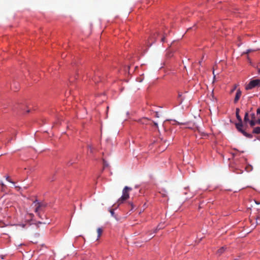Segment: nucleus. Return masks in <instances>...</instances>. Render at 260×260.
Returning <instances> with one entry per match:
<instances>
[{
    "label": "nucleus",
    "instance_id": "obj_1",
    "mask_svg": "<svg viewBox=\"0 0 260 260\" xmlns=\"http://www.w3.org/2000/svg\"><path fill=\"white\" fill-rule=\"evenodd\" d=\"M236 115L238 120V123L235 124L236 128L238 129L239 132H241L245 137L249 138H251L252 137V135L251 134L247 133L244 130L242 129L243 125L242 124V118L239 115V114L236 113Z\"/></svg>",
    "mask_w": 260,
    "mask_h": 260
},
{
    "label": "nucleus",
    "instance_id": "obj_2",
    "mask_svg": "<svg viewBox=\"0 0 260 260\" xmlns=\"http://www.w3.org/2000/svg\"><path fill=\"white\" fill-rule=\"evenodd\" d=\"M132 190V188L129 187H124L122 190V195L117 201V204L118 205L123 203L124 201H125V200L129 198V192Z\"/></svg>",
    "mask_w": 260,
    "mask_h": 260
},
{
    "label": "nucleus",
    "instance_id": "obj_3",
    "mask_svg": "<svg viewBox=\"0 0 260 260\" xmlns=\"http://www.w3.org/2000/svg\"><path fill=\"white\" fill-rule=\"evenodd\" d=\"M31 206L34 207V211L39 214V211H42L47 206V204L43 202H39L38 200H36L33 202Z\"/></svg>",
    "mask_w": 260,
    "mask_h": 260
},
{
    "label": "nucleus",
    "instance_id": "obj_4",
    "mask_svg": "<svg viewBox=\"0 0 260 260\" xmlns=\"http://www.w3.org/2000/svg\"><path fill=\"white\" fill-rule=\"evenodd\" d=\"M257 86H260V79L251 80L248 84L245 86L246 90H250Z\"/></svg>",
    "mask_w": 260,
    "mask_h": 260
},
{
    "label": "nucleus",
    "instance_id": "obj_5",
    "mask_svg": "<svg viewBox=\"0 0 260 260\" xmlns=\"http://www.w3.org/2000/svg\"><path fill=\"white\" fill-rule=\"evenodd\" d=\"M242 92L240 89H238L237 91L236 96L234 99V103H236L239 100L240 96H241Z\"/></svg>",
    "mask_w": 260,
    "mask_h": 260
},
{
    "label": "nucleus",
    "instance_id": "obj_6",
    "mask_svg": "<svg viewBox=\"0 0 260 260\" xmlns=\"http://www.w3.org/2000/svg\"><path fill=\"white\" fill-rule=\"evenodd\" d=\"M227 249V247H222L221 248H220L217 251V254L218 255H220L221 254H222L225 251V250Z\"/></svg>",
    "mask_w": 260,
    "mask_h": 260
},
{
    "label": "nucleus",
    "instance_id": "obj_7",
    "mask_svg": "<svg viewBox=\"0 0 260 260\" xmlns=\"http://www.w3.org/2000/svg\"><path fill=\"white\" fill-rule=\"evenodd\" d=\"M244 121L245 122H249L250 120L249 119V115L248 113L246 112L245 114L244 118Z\"/></svg>",
    "mask_w": 260,
    "mask_h": 260
},
{
    "label": "nucleus",
    "instance_id": "obj_8",
    "mask_svg": "<svg viewBox=\"0 0 260 260\" xmlns=\"http://www.w3.org/2000/svg\"><path fill=\"white\" fill-rule=\"evenodd\" d=\"M150 120L147 118H144L143 119H142L141 120V122L142 123V124H148V121H149Z\"/></svg>",
    "mask_w": 260,
    "mask_h": 260
},
{
    "label": "nucleus",
    "instance_id": "obj_9",
    "mask_svg": "<svg viewBox=\"0 0 260 260\" xmlns=\"http://www.w3.org/2000/svg\"><path fill=\"white\" fill-rule=\"evenodd\" d=\"M253 133L256 134H260V127H255L253 130Z\"/></svg>",
    "mask_w": 260,
    "mask_h": 260
},
{
    "label": "nucleus",
    "instance_id": "obj_10",
    "mask_svg": "<svg viewBox=\"0 0 260 260\" xmlns=\"http://www.w3.org/2000/svg\"><path fill=\"white\" fill-rule=\"evenodd\" d=\"M97 233H98V238H99L101 237V235H102V234L103 233L102 229L100 228H98L97 229Z\"/></svg>",
    "mask_w": 260,
    "mask_h": 260
},
{
    "label": "nucleus",
    "instance_id": "obj_11",
    "mask_svg": "<svg viewBox=\"0 0 260 260\" xmlns=\"http://www.w3.org/2000/svg\"><path fill=\"white\" fill-rule=\"evenodd\" d=\"M252 167L251 165H248L246 167L245 170L247 172H250L252 170Z\"/></svg>",
    "mask_w": 260,
    "mask_h": 260
},
{
    "label": "nucleus",
    "instance_id": "obj_12",
    "mask_svg": "<svg viewBox=\"0 0 260 260\" xmlns=\"http://www.w3.org/2000/svg\"><path fill=\"white\" fill-rule=\"evenodd\" d=\"M249 122L250 125L251 127L254 126L256 124V122L254 121V119H251Z\"/></svg>",
    "mask_w": 260,
    "mask_h": 260
},
{
    "label": "nucleus",
    "instance_id": "obj_13",
    "mask_svg": "<svg viewBox=\"0 0 260 260\" xmlns=\"http://www.w3.org/2000/svg\"><path fill=\"white\" fill-rule=\"evenodd\" d=\"M103 166L104 168L107 167L108 166V163L104 159H103Z\"/></svg>",
    "mask_w": 260,
    "mask_h": 260
},
{
    "label": "nucleus",
    "instance_id": "obj_14",
    "mask_svg": "<svg viewBox=\"0 0 260 260\" xmlns=\"http://www.w3.org/2000/svg\"><path fill=\"white\" fill-rule=\"evenodd\" d=\"M6 180H7L8 181H9V182H11V183H12L13 184H14V182H13V181H12L11 180V179H10V178H9V176H7V177H6Z\"/></svg>",
    "mask_w": 260,
    "mask_h": 260
},
{
    "label": "nucleus",
    "instance_id": "obj_15",
    "mask_svg": "<svg viewBox=\"0 0 260 260\" xmlns=\"http://www.w3.org/2000/svg\"><path fill=\"white\" fill-rule=\"evenodd\" d=\"M88 149L89 150L91 153L93 152V148L91 146H89Z\"/></svg>",
    "mask_w": 260,
    "mask_h": 260
},
{
    "label": "nucleus",
    "instance_id": "obj_16",
    "mask_svg": "<svg viewBox=\"0 0 260 260\" xmlns=\"http://www.w3.org/2000/svg\"><path fill=\"white\" fill-rule=\"evenodd\" d=\"M1 184L2 187V189H4L5 187H6V186L4 184V183L2 182Z\"/></svg>",
    "mask_w": 260,
    "mask_h": 260
},
{
    "label": "nucleus",
    "instance_id": "obj_17",
    "mask_svg": "<svg viewBox=\"0 0 260 260\" xmlns=\"http://www.w3.org/2000/svg\"><path fill=\"white\" fill-rule=\"evenodd\" d=\"M253 51V50H251V49H248V50H247L246 51V52L245 53H246V54H248L249 53H250V52H252V51Z\"/></svg>",
    "mask_w": 260,
    "mask_h": 260
},
{
    "label": "nucleus",
    "instance_id": "obj_18",
    "mask_svg": "<svg viewBox=\"0 0 260 260\" xmlns=\"http://www.w3.org/2000/svg\"><path fill=\"white\" fill-rule=\"evenodd\" d=\"M161 228H162V227L161 226H160V225H158V226H157V229H156L155 230L154 232H156V230H157V229H161Z\"/></svg>",
    "mask_w": 260,
    "mask_h": 260
},
{
    "label": "nucleus",
    "instance_id": "obj_19",
    "mask_svg": "<svg viewBox=\"0 0 260 260\" xmlns=\"http://www.w3.org/2000/svg\"><path fill=\"white\" fill-rule=\"evenodd\" d=\"M251 116L252 119H254L255 118V114L254 113L252 114Z\"/></svg>",
    "mask_w": 260,
    "mask_h": 260
},
{
    "label": "nucleus",
    "instance_id": "obj_20",
    "mask_svg": "<svg viewBox=\"0 0 260 260\" xmlns=\"http://www.w3.org/2000/svg\"><path fill=\"white\" fill-rule=\"evenodd\" d=\"M257 114H260V108H258L256 111Z\"/></svg>",
    "mask_w": 260,
    "mask_h": 260
},
{
    "label": "nucleus",
    "instance_id": "obj_21",
    "mask_svg": "<svg viewBox=\"0 0 260 260\" xmlns=\"http://www.w3.org/2000/svg\"><path fill=\"white\" fill-rule=\"evenodd\" d=\"M155 116L157 118L159 117L158 112H155Z\"/></svg>",
    "mask_w": 260,
    "mask_h": 260
},
{
    "label": "nucleus",
    "instance_id": "obj_22",
    "mask_svg": "<svg viewBox=\"0 0 260 260\" xmlns=\"http://www.w3.org/2000/svg\"><path fill=\"white\" fill-rule=\"evenodd\" d=\"M153 123L154 124V125L156 127H158V124L156 122H154V121H153Z\"/></svg>",
    "mask_w": 260,
    "mask_h": 260
},
{
    "label": "nucleus",
    "instance_id": "obj_23",
    "mask_svg": "<svg viewBox=\"0 0 260 260\" xmlns=\"http://www.w3.org/2000/svg\"><path fill=\"white\" fill-rule=\"evenodd\" d=\"M165 36H164V37H162V38H161V42H165Z\"/></svg>",
    "mask_w": 260,
    "mask_h": 260
},
{
    "label": "nucleus",
    "instance_id": "obj_24",
    "mask_svg": "<svg viewBox=\"0 0 260 260\" xmlns=\"http://www.w3.org/2000/svg\"><path fill=\"white\" fill-rule=\"evenodd\" d=\"M239 112H240V109L239 108H237L236 109V113L239 114Z\"/></svg>",
    "mask_w": 260,
    "mask_h": 260
},
{
    "label": "nucleus",
    "instance_id": "obj_25",
    "mask_svg": "<svg viewBox=\"0 0 260 260\" xmlns=\"http://www.w3.org/2000/svg\"><path fill=\"white\" fill-rule=\"evenodd\" d=\"M130 205H131V206L132 207L131 210H133L134 209V205H133V204L132 203H131Z\"/></svg>",
    "mask_w": 260,
    "mask_h": 260
},
{
    "label": "nucleus",
    "instance_id": "obj_26",
    "mask_svg": "<svg viewBox=\"0 0 260 260\" xmlns=\"http://www.w3.org/2000/svg\"><path fill=\"white\" fill-rule=\"evenodd\" d=\"M181 96H182V94H181L180 93H178V98H181Z\"/></svg>",
    "mask_w": 260,
    "mask_h": 260
},
{
    "label": "nucleus",
    "instance_id": "obj_27",
    "mask_svg": "<svg viewBox=\"0 0 260 260\" xmlns=\"http://www.w3.org/2000/svg\"><path fill=\"white\" fill-rule=\"evenodd\" d=\"M15 188L18 190L20 188L19 186H16Z\"/></svg>",
    "mask_w": 260,
    "mask_h": 260
},
{
    "label": "nucleus",
    "instance_id": "obj_28",
    "mask_svg": "<svg viewBox=\"0 0 260 260\" xmlns=\"http://www.w3.org/2000/svg\"><path fill=\"white\" fill-rule=\"evenodd\" d=\"M257 123H258L259 124H260V119H259L257 120Z\"/></svg>",
    "mask_w": 260,
    "mask_h": 260
},
{
    "label": "nucleus",
    "instance_id": "obj_29",
    "mask_svg": "<svg viewBox=\"0 0 260 260\" xmlns=\"http://www.w3.org/2000/svg\"><path fill=\"white\" fill-rule=\"evenodd\" d=\"M178 124L180 125V124H184V123H180V122H177Z\"/></svg>",
    "mask_w": 260,
    "mask_h": 260
},
{
    "label": "nucleus",
    "instance_id": "obj_30",
    "mask_svg": "<svg viewBox=\"0 0 260 260\" xmlns=\"http://www.w3.org/2000/svg\"><path fill=\"white\" fill-rule=\"evenodd\" d=\"M111 213L113 215L114 214V211H111Z\"/></svg>",
    "mask_w": 260,
    "mask_h": 260
},
{
    "label": "nucleus",
    "instance_id": "obj_31",
    "mask_svg": "<svg viewBox=\"0 0 260 260\" xmlns=\"http://www.w3.org/2000/svg\"><path fill=\"white\" fill-rule=\"evenodd\" d=\"M258 72L259 74H260V69H258Z\"/></svg>",
    "mask_w": 260,
    "mask_h": 260
},
{
    "label": "nucleus",
    "instance_id": "obj_32",
    "mask_svg": "<svg viewBox=\"0 0 260 260\" xmlns=\"http://www.w3.org/2000/svg\"><path fill=\"white\" fill-rule=\"evenodd\" d=\"M211 94H212V97L213 98V96H213V91L212 92Z\"/></svg>",
    "mask_w": 260,
    "mask_h": 260
},
{
    "label": "nucleus",
    "instance_id": "obj_33",
    "mask_svg": "<svg viewBox=\"0 0 260 260\" xmlns=\"http://www.w3.org/2000/svg\"><path fill=\"white\" fill-rule=\"evenodd\" d=\"M89 77H91V75H88Z\"/></svg>",
    "mask_w": 260,
    "mask_h": 260
}]
</instances>
